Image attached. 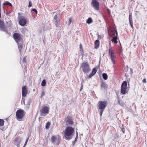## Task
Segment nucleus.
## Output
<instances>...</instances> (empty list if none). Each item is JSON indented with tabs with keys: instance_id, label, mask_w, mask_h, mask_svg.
<instances>
[{
	"instance_id": "6e6552de",
	"label": "nucleus",
	"mask_w": 147,
	"mask_h": 147,
	"mask_svg": "<svg viewBox=\"0 0 147 147\" xmlns=\"http://www.w3.org/2000/svg\"><path fill=\"white\" fill-rule=\"evenodd\" d=\"M13 38L17 43L23 41L22 35L18 33H15L13 34Z\"/></svg>"
},
{
	"instance_id": "393cba45",
	"label": "nucleus",
	"mask_w": 147,
	"mask_h": 147,
	"mask_svg": "<svg viewBox=\"0 0 147 147\" xmlns=\"http://www.w3.org/2000/svg\"><path fill=\"white\" fill-rule=\"evenodd\" d=\"M59 16V13H56L54 16L53 20H59L58 19V17Z\"/></svg>"
},
{
	"instance_id": "a878e982",
	"label": "nucleus",
	"mask_w": 147,
	"mask_h": 147,
	"mask_svg": "<svg viewBox=\"0 0 147 147\" xmlns=\"http://www.w3.org/2000/svg\"><path fill=\"white\" fill-rule=\"evenodd\" d=\"M92 18L90 17L86 20V23L88 24H90L92 22Z\"/></svg>"
},
{
	"instance_id": "7c9ffc66",
	"label": "nucleus",
	"mask_w": 147,
	"mask_h": 147,
	"mask_svg": "<svg viewBox=\"0 0 147 147\" xmlns=\"http://www.w3.org/2000/svg\"><path fill=\"white\" fill-rule=\"evenodd\" d=\"M3 5H9V6H10L11 7H12V5L9 2H7V1L4 3L3 4Z\"/></svg>"
},
{
	"instance_id": "c9c22d12",
	"label": "nucleus",
	"mask_w": 147,
	"mask_h": 147,
	"mask_svg": "<svg viewBox=\"0 0 147 147\" xmlns=\"http://www.w3.org/2000/svg\"><path fill=\"white\" fill-rule=\"evenodd\" d=\"M7 23L9 24V26H10L11 25V21L10 20L7 22Z\"/></svg>"
},
{
	"instance_id": "c03bdc74",
	"label": "nucleus",
	"mask_w": 147,
	"mask_h": 147,
	"mask_svg": "<svg viewBox=\"0 0 147 147\" xmlns=\"http://www.w3.org/2000/svg\"><path fill=\"white\" fill-rule=\"evenodd\" d=\"M1 0H0V7H1Z\"/></svg>"
},
{
	"instance_id": "ddd939ff",
	"label": "nucleus",
	"mask_w": 147,
	"mask_h": 147,
	"mask_svg": "<svg viewBox=\"0 0 147 147\" xmlns=\"http://www.w3.org/2000/svg\"><path fill=\"white\" fill-rule=\"evenodd\" d=\"M22 96L23 97H25L27 93V89L25 86H24L22 87Z\"/></svg>"
},
{
	"instance_id": "a19ab883",
	"label": "nucleus",
	"mask_w": 147,
	"mask_h": 147,
	"mask_svg": "<svg viewBox=\"0 0 147 147\" xmlns=\"http://www.w3.org/2000/svg\"><path fill=\"white\" fill-rule=\"evenodd\" d=\"M142 82L143 83H145L146 82V79H144L142 81Z\"/></svg>"
},
{
	"instance_id": "1a4fd4ad",
	"label": "nucleus",
	"mask_w": 147,
	"mask_h": 147,
	"mask_svg": "<svg viewBox=\"0 0 147 147\" xmlns=\"http://www.w3.org/2000/svg\"><path fill=\"white\" fill-rule=\"evenodd\" d=\"M127 83L125 81H123L121 84V92L123 94H124L127 93Z\"/></svg>"
},
{
	"instance_id": "412c9836",
	"label": "nucleus",
	"mask_w": 147,
	"mask_h": 147,
	"mask_svg": "<svg viewBox=\"0 0 147 147\" xmlns=\"http://www.w3.org/2000/svg\"><path fill=\"white\" fill-rule=\"evenodd\" d=\"M111 35L112 36H117V32L116 30H114L112 31L111 32Z\"/></svg>"
},
{
	"instance_id": "a211bd4d",
	"label": "nucleus",
	"mask_w": 147,
	"mask_h": 147,
	"mask_svg": "<svg viewBox=\"0 0 147 147\" xmlns=\"http://www.w3.org/2000/svg\"><path fill=\"white\" fill-rule=\"evenodd\" d=\"M17 43L18 45L19 50L20 53H21L22 52V49L23 45V41H22V42Z\"/></svg>"
},
{
	"instance_id": "423d86ee",
	"label": "nucleus",
	"mask_w": 147,
	"mask_h": 147,
	"mask_svg": "<svg viewBox=\"0 0 147 147\" xmlns=\"http://www.w3.org/2000/svg\"><path fill=\"white\" fill-rule=\"evenodd\" d=\"M49 107L45 106L41 108L40 110L41 116H45L49 113Z\"/></svg>"
},
{
	"instance_id": "2eb2a0df",
	"label": "nucleus",
	"mask_w": 147,
	"mask_h": 147,
	"mask_svg": "<svg viewBox=\"0 0 147 147\" xmlns=\"http://www.w3.org/2000/svg\"><path fill=\"white\" fill-rule=\"evenodd\" d=\"M66 123L67 124L71 125L73 124V122L69 117H67L65 119Z\"/></svg>"
},
{
	"instance_id": "0eeeda50",
	"label": "nucleus",
	"mask_w": 147,
	"mask_h": 147,
	"mask_svg": "<svg viewBox=\"0 0 147 147\" xmlns=\"http://www.w3.org/2000/svg\"><path fill=\"white\" fill-rule=\"evenodd\" d=\"M109 55L111 57V59L113 62V64H115V53L113 50L111 49V47L110 44L109 51Z\"/></svg>"
},
{
	"instance_id": "2f4dec72",
	"label": "nucleus",
	"mask_w": 147,
	"mask_h": 147,
	"mask_svg": "<svg viewBox=\"0 0 147 147\" xmlns=\"http://www.w3.org/2000/svg\"><path fill=\"white\" fill-rule=\"evenodd\" d=\"M117 103L121 106H123V102L122 101H120L119 99L118 100Z\"/></svg>"
},
{
	"instance_id": "603ef678",
	"label": "nucleus",
	"mask_w": 147,
	"mask_h": 147,
	"mask_svg": "<svg viewBox=\"0 0 147 147\" xmlns=\"http://www.w3.org/2000/svg\"><path fill=\"white\" fill-rule=\"evenodd\" d=\"M1 129L2 130H3V129Z\"/></svg>"
},
{
	"instance_id": "a18cd8bd",
	"label": "nucleus",
	"mask_w": 147,
	"mask_h": 147,
	"mask_svg": "<svg viewBox=\"0 0 147 147\" xmlns=\"http://www.w3.org/2000/svg\"><path fill=\"white\" fill-rule=\"evenodd\" d=\"M1 7H0V18H1Z\"/></svg>"
},
{
	"instance_id": "ea45409f",
	"label": "nucleus",
	"mask_w": 147,
	"mask_h": 147,
	"mask_svg": "<svg viewBox=\"0 0 147 147\" xmlns=\"http://www.w3.org/2000/svg\"><path fill=\"white\" fill-rule=\"evenodd\" d=\"M44 94H45V92H44V91H42V93H41V97L42 98V97L44 95Z\"/></svg>"
},
{
	"instance_id": "f8f14e48",
	"label": "nucleus",
	"mask_w": 147,
	"mask_h": 147,
	"mask_svg": "<svg viewBox=\"0 0 147 147\" xmlns=\"http://www.w3.org/2000/svg\"><path fill=\"white\" fill-rule=\"evenodd\" d=\"M28 19L27 18H21L19 21V23L20 25L22 26H25L26 24Z\"/></svg>"
},
{
	"instance_id": "bb28decb",
	"label": "nucleus",
	"mask_w": 147,
	"mask_h": 147,
	"mask_svg": "<svg viewBox=\"0 0 147 147\" xmlns=\"http://www.w3.org/2000/svg\"><path fill=\"white\" fill-rule=\"evenodd\" d=\"M50 125V122H48L47 123L45 126V128L47 129H49V126Z\"/></svg>"
},
{
	"instance_id": "f704fd0d",
	"label": "nucleus",
	"mask_w": 147,
	"mask_h": 147,
	"mask_svg": "<svg viewBox=\"0 0 147 147\" xmlns=\"http://www.w3.org/2000/svg\"><path fill=\"white\" fill-rule=\"evenodd\" d=\"M32 6V3L31 1H29V5H28V7H31Z\"/></svg>"
},
{
	"instance_id": "9b49d317",
	"label": "nucleus",
	"mask_w": 147,
	"mask_h": 147,
	"mask_svg": "<svg viewBox=\"0 0 147 147\" xmlns=\"http://www.w3.org/2000/svg\"><path fill=\"white\" fill-rule=\"evenodd\" d=\"M4 23L2 21L0 20V30L8 34V31L7 30L6 28H5L4 25Z\"/></svg>"
},
{
	"instance_id": "dca6fc26",
	"label": "nucleus",
	"mask_w": 147,
	"mask_h": 147,
	"mask_svg": "<svg viewBox=\"0 0 147 147\" xmlns=\"http://www.w3.org/2000/svg\"><path fill=\"white\" fill-rule=\"evenodd\" d=\"M53 22L55 24L56 27H59L60 26V20H53Z\"/></svg>"
},
{
	"instance_id": "3c124183",
	"label": "nucleus",
	"mask_w": 147,
	"mask_h": 147,
	"mask_svg": "<svg viewBox=\"0 0 147 147\" xmlns=\"http://www.w3.org/2000/svg\"><path fill=\"white\" fill-rule=\"evenodd\" d=\"M1 129L2 130H3V129Z\"/></svg>"
},
{
	"instance_id": "4468645a",
	"label": "nucleus",
	"mask_w": 147,
	"mask_h": 147,
	"mask_svg": "<svg viewBox=\"0 0 147 147\" xmlns=\"http://www.w3.org/2000/svg\"><path fill=\"white\" fill-rule=\"evenodd\" d=\"M21 141V140L19 138H16L14 141V144L16 145L17 147H20V144Z\"/></svg>"
},
{
	"instance_id": "20e7f679",
	"label": "nucleus",
	"mask_w": 147,
	"mask_h": 147,
	"mask_svg": "<svg viewBox=\"0 0 147 147\" xmlns=\"http://www.w3.org/2000/svg\"><path fill=\"white\" fill-rule=\"evenodd\" d=\"M61 140V137L58 135L53 136L51 137V141L52 144L55 145L59 144Z\"/></svg>"
},
{
	"instance_id": "8fccbe9b",
	"label": "nucleus",
	"mask_w": 147,
	"mask_h": 147,
	"mask_svg": "<svg viewBox=\"0 0 147 147\" xmlns=\"http://www.w3.org/2000/svg\"><path fill=\"white\" fill-rule=\"evenodd\" d=\"M33 91H35V89H34L33 90Z\"/></svg>"
},
{
	"instance_id": "f257e3e1",
	"label": "nucleus",
	"mask_w": 147,
	"mask_h": 147,
	"mask_svg": "<svg viewBox=\"0 0 147 147\" xmlns=\"http://www.w3.org/2000/svg\"><path fill=\"white\" fill-rule=\"evenodd\" d=\"M107 105V102L106 101H100L98 102L97 105V109L101 117Z\"/></svg>"
},
{
	"instance_id": "4be33fe9",
	"label": "nucleus",
	"mask_w": 147,
	"mask_h": 147,
	"mask_svg": "<svg viewBox=\"0 0 147 147\" xmlns=\"http://www.w3.org/2000/svg\"><path fill=\"white\" fill-rule=\"evenodd\" d=\"M117 36H115L111 39V41L113 42H114L116 44L117 43Z\"/></svg>"
},
{
	"instance_id": "b1692460",
	"label": "nucleus",
	"mask_w": 147,
	"mask_h": 147,
	"mask_svg": "<svg viewBox=\"0 0 147 147\" xmlns=\"http://www.w3.org/2000/svg\"><path fill=\"white\" fill-rule=\"evenodd\" d=\"M27 102V104L26 105V106L28 108L29 107V106L30 105V103L31 102V100L30 98H29Z\"/></svg>"
},
{
	"instance_id": "7ed1b4c3",
	"label": "nucleus",
	"mask_w": 147,
	"mask_h": 147,
	"mask_svg": "<svg viewBox=\"0 0 147 147\" xmlns=\"http://www.w3.org/2000/svg\"><path fill=\"white\" fill-rule=\"evenodd\" d=\"M25 112L23 110L19 109L16 112V119L18 121H22L24 120Z\"/></svg>"
},
{
	"instance_id": "c85d7f7f",
	"label": "nucleus",
	"mask_w": 147,
	"mask_h": 147,
	"mask_svg": "<svg viewBox=\"0 0 147 147\" xmlns=\"http://www.w3.org/2000/svg\"><path fill=\"white\" fill-rule=\"evenodd\" d=\"M4 121L3 119H0V127H2L4 125Z\"/></svg>"
},
{
	"instance_id": "473e14b6",
	"label": "nucleus",
	"mask_w": 147,
	"mask_h": 147,
	"mask_svg": "<svg viewBox=\"0 0 147 147\" xmlns=\"http://www.w3.org/2000/svg\"><path fill=\"white\" fill-rule=\"evenodd\" d=\"M46 84V82L45 80H43L41 82V85L42 86H45Z\"/></svg>"
},
{
	"instance_id": "09e8293b",
	"label": "nucleus",
	"mask_w": 147,
	"mask_h": 147,
	"mask_svg": "<svg viewBox=\"0 0 147 147\" xmlns=\"http://www.w3.org/2000/svg\"><path fill=\"white\" fill-rule=\"evenodd\" d=\"M107 11L109 12L110 11V10L109 9H107Z\"/></svg>"
},
{
	"instance_id": "37998d69",
	"label": "nucleus",
	"mask_w": 147,
	"mask_h": 147,
	"mask_svg": "<svg viewBox=\"0 0 147 147\" xmlns=\"http://www.w3.org/2000/svg\"><path fill=\"white\" fill-rule=\"evenodd\" d=\"M83 88V87L82 84L81 87V89H80V90H82Z\"/></svg>"
},
{
	"instance_id": "6ab92c4d",
	"label": "nucleus",
	"mask_w": 147,
	"mask_h": 147,
	"mask_svg": "<svg viewBox=\"0 0 147 147\" xmlns=\"http://www.w3.org/2000/svg\"><path fill=\"white\" fill-rule=\"evenodd\" d=\"M96 71L97 69L96 68V67L94 68L92 70V72L90 74L88 77L89 78H91L96 73Z\"/></svg>"
},
{
	"instance_id": "f03ea898",
	"label": "nucleus",
	"mask_w": 147,
	"mask_h": 147,
	"mask_svg": "<svg viewBox=\"0 0 147 147\" xmlns=\"http://www.w3.org/2000/svg\"><path fill=\"white\" fill-rule=\"evenodd\" d=\"M64 136L66 140H70L72 138V136L74 131V129L71 127L69 126L66 127L65 130Z\"/></svg>"
},
{
	"instance_id": "49530a36",
	"label": "nucleus",
	"mask_w": 147,
	"mask_h": 147,
	"mask_svg": "<svg viewBox=\"0 0 147 147\" xmlns=\"http://www.w3.org/2000/svg\"><path fill=\"white\" fill-rule=\"evenodd\" d=\"M84 83V81L83 80H82V84L83 83Z\"/></svg>"
},
{
	"instance_id": "72a5a7b5",
	"label": "nucleus",
	"mask_w": 147,
	"mask_h": 147,
	"mask_svg": "<svg viewBox=\"0 0 147 147\" xmlns=\"http://www.w3.org/2000/svg\"><path fill=\"white\" fill-rule=\"evenodd\" d=\"M28 138L26 139V141L25 142V144H24V146H23V147H25V146H26V145L27 144V143L28 142Z\"/></svg>"
},
{
	"instance_id": "aec40b11",
	"label": "nucleus",
	"mask_w": 147,
	"mask_h": 147,
	"mask_svg": "<svg viewBox=\"0 0 147 147\" xmlns=\"http://www.w3.org/2000/svg\"><path fill=\"white\" fill-rule=\"evenodd\" d=\"M100 42L98 40H96L95 42V48L97 49L99 46Z\"/></svg>"
},
{
	"instance_id": "58836bf2",
	"label": "nucleus",
	"mask_w": 147,
	"mask_h": 147,
	"mask_svg": "<svg viewBox=\"0 0 147 147\" xmlns=\"http://www.w3.org/2000/svg\"><path fill=\"white\" fill-rule=\"evenodd\" d=\"M32 10L33 11H34L36 14H37V11L36 9H32Z\"/></svg>"
},
{
	"instance_id": "4c0bfd02",
	"label": "nucleus",
	"mask_w": 147,
	"mask_h": 147,
	"mask_svg": "<svg viewBox=\"0 0 147 147\" xmlns=\"http://www.w3.org/2000/svg\"><path fill=\"white\" fill-rule=\"evenodd\" d=\"M22 61L24 63H26V57H24L23 58V60H22Z\"/></svg>"
},
{
	"instance_id": "de8ad7c7",
	"label": "nucleus",
	"mask_w": 147,
	"mask_h": 147,
	"mask_svg": "<svg viewBox=\"0 0 147 147\" xmlns=\"http://www.w3.org/2000/svg\"><path fill=\"white\" fill-rule=\"evenodd\" d=\"M101 37L100 36H98V38L99 39L100 38H101Z\"/></svg>"
},
{
	"instance_id": "79ce46f5",
	"label": "nucleus",
	"mask_w": 147,
	"mask_h": 147,
	"mask_svg": "<svg viewBox=\"0 0 147 147\" xmlns=\"http://www.w3.org/2000/svg\"><path fill=\"white\" fill-rule=\"evenodd\" d=\"M121 130H122V131H123V133H124L125 132V129H124V128L121 129Z\"/></svg>"
},
{
	"instance_id": "39448f33",
	"label": "nucleus",
	"mask_w": 147,
	"mask_h": 147,
	"mask_svg": "<svg viewBox=\"0 0 147 147\" xmlns=\"http://www.w3.org/2000/svg\"><path fill=\"white\" fill-rule=\"evenodd\" d=\"M81 68L84 73L89 72L90 70L89 63L88 62L82 63L81 64Z\"/></svg>"
},
{
	"instance_id": "c756f323",
	"label": "nucleus",
	"mask_w": 147,
	"mask_h": 147,
	"mask_svg": "<svg viewBox=\"0 0 147 147\" xmlns=\"http://www.w3.org/2000/svg\"><path fill=\"white\" fill-rule=\"evenodd\" d=\"M72 18H69L68 21L67 22V23L68 24V25H69L71 24L72 20Z\"/></svg>"
},
{
	"instance_id": "cd10ccee",
	"label": "nucleus",
	"mask_w": 147,
	"mask_h": 147,
	"mask_svg": "<svg viewBox=\"0 0 147 147\" xmlns=\"http://www.w3.org/2000/svg\"><path fill=\"white\" fill-rule=\"evenodd\" d=\"M102 76L103 78L105 80H106L108 78V76L107 74L106 73H103L102 74Z\"/></svg>"
},
{
	"instance_id": "f3484780",
	"label": "nucleus",
	"mask_w": 147,
	"mask_h": 147,
	"mask_svg": "<svg viewBox=\"0 0 147 147\" xmlns=\"http://www.w3.org/2000/svg\"><path fill=\"white\" fill-rule=\"evenodd\" d=\"M129 21L131 26V27L133 28V21H132V13H129Z\"/></svg>"
},
{
	"instance_id": "e433bc0d",
	"label": "nucleus",
	"mask_w": 147,
	"mask_h": 147,
	"mask_svg": "<svg viewBox=\"0 0 147 147\" xmlns=\"http://www.w3.org/2000/svg\"><path fill=\"white\" fill-rule=\"evenodd\" d=\"M78 132L77 131L76 132V138L75 140L74 141L75 142H76L77 141V139L78 138Z\"/></svg>"
},
{
	"instance_id": "9d476101",
	"label": "nucleus",
	"mask_w": 147,
	"mask_h": 147,
	"mask_svg": "<svg viewBox=\"0 0 147 147\" xmlns=\"http://www.w3.org/2000/svg\"><path fill=\"white\" fill-rule=\"evenodd\" d=\"M91 5L92 7L98 10L99 9V3L97 0H92Z\"/></svg>"
},
{
	"instance_id": "5701e85b",
	"label": "nucleus",
	"mask_w": 147,
	"mask_h": 147,
	"mask_svg": "<svg viewBox=\"0 0 147 147\" xmlns=\"http://www.w3.org/2000/svg\"><path fill=\"white\" fill-rule=\"evenodd\" d=\"M101 88H103L105 89L107 88V86L106 84L104 82H102L101 84Z\"/></svg>"
}]
</instances>
